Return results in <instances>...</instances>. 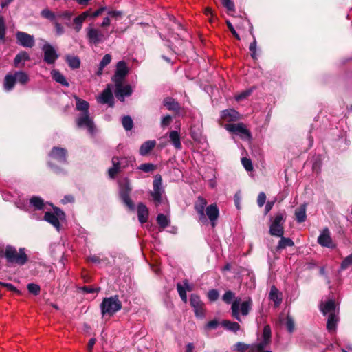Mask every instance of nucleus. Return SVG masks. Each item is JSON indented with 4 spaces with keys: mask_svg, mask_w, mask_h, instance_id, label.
<instances>
[{
    "mask_svg": "<svg viewBox=\"0 0 352 352\" xmlns=\"http://www.w3.org/2000/svg\"><path fill=\"white\" fill-rule=\"evenodd\" d=\"M207 200L198 197L195 203L194 208L198 215V221L202 224H207L208 221L212 228L217 226V220L219 217V210L216 204L207 206Z\"/></svg>",
    "mask_w": 352,
    "mask_h": 352,
    "instance_id": "obj_1",
    "label": "nucleus"
},
{
    "mask_svg": "<svg viewBox=\"0 0 352 352\" xmlns=\"http://www.w3.org/2000/svg\"><path fill=\"white\" fill-rule=\"evenodd\" d=\"M150 194L156 207L166 204L167 199L162 187V176L159 174L156 175L154 177L153 190L150 192Z\"/></svg>",
    "mask_w": 352,
    "mask_h": 352,
    "instance_id": "obj_2",
    "label": "nucleus"
},
{
    "mask_svg": "<svg viewBox=\"0 0 352 352\" xmlns=\"http://www.w3.org/2000/svg\"><path fill=\"white\" fill-rule=\"evenodd\" d=\"M122 307L121 301L118 296L104 298L100 304L101 313L103 316H111Z\"/></svg>",
    "mask_w": 352,
    "mask_h": 352,
    "instance_id": "obj_3",
    "label": "nucleus"
},
{
    "mask_svg": "<svg viewBox=\"0 0 352 352\" xmlns=\"http://www.w3.org/2000/svg\"><path fill=\"white\" fill-rule=\"evenodd\" d=\"M252 306V300L250 298L241 303V299L236 298L232 304V316L237 320L241 321L240 313L243 316H247Z\"/></svg>",
    "mask_w": 352,
    "mask_h": 352,
    "instance_id": "obj_4",
    "label": "nucleus"
},
{
    "mask_svg": "<svg viewBox=\"0 0 352 352\" xmlns=\"http://www.w3.org/2000/svg\"><path fill=\"white\" fill-rule=\"evenodd\" d=\"M6 257L8 262L15 263L19 265H24L28 261V256L23 248H20L17 252L15 248L8 246L6 249Z\"/></svg>",
    "mask_w": 352,
    "mask_h": 352,
    "instance_id": "obj_5",
    "label": "nucleus"
},
{
    "mask_svg": "<svg viewBox=\"0 0 352 352\" xmlns=\"http://www.w3.org/2000/svg\"><path fill=\"white\" fill-rule=\"evenodd\" d=\"M135 162L133 157H122L119 158L113 157L112 158L113 166L108 170L109 175L111 178H113L117 173L125 168Z\"/></svg>",
    "mask_w": 352,
    "mask_h": 352,
    "instance_id": "obj_6",
    "label": "nucleus"
},
{
    "mask_svg": "<svg viewBox=\"0 0 352 352\" xmlns=\"http://www.w3.org/2000/svg\"><path fill=\"white\" fill-rule=\"evenodd\" d=\"M131 191V187L129 179L124 178L119 182L120 196L124 204L130 209H134V204L130 199L129 195Z\"/></svg>",
    "mask_w": 352,
    "mask_h": 352,
    "instance_id": "obj_7",
    "label": "nucleus"
},
{
    "mask_svg": "<svg viewBox=\"0 0 352 352\" xmlns=\"http://www.w3.org/2000/svg\"><path fill=\"white\" fill-rule=\"evenodd\" d=\"M44 219L59 230L60 222L65 220V214L58 208H54L53 212H45Z\"/></svg>",
    "mask_w": 352,
    "mask_h": 352,
    "instance_id": "obj_8",
    "label": "nucleus"
},
{
    "mask_svg": "<svg viewBox=\"0 0 352 352\" xmlns=\"http://www.w3.org/2000/svg\"><path fill=\"white\" fill-rule=\"evenodd\" d=\"M285 215L283 213L276 214L270 227V233L272 236H282L284 234L283 223Z\"/></svg>",
    "mask_w": 352,
    "mask_h": 352,
    "instance_id": "obj_9",
    "label": "nucleus"
},
{
    "mask_svg": "<svg viewBox=\"0 0 352 352\" xmlns=\"http://www.w3.org/2000/svg\"><path fill=\"white\" fill-rule=\"evenodd\" d=\"M86 32L89 42L95 45L104 42L107 37L102 30L91 26L87 28Z\"/></svg>",
    "mask_w": 352,
    "mask_h": 352,
    "instance_id": "obj_10",
    "label": "nucleus"
},
{
    "mask_svg": "<svg viewBox=\"0 0 352 352\" xmlns=\"http://www.w3.org/2000/svg\"><path fill=\"white\" fill-rule=\"evenodd\" d=\"M225 128L230 132L240 136L242 139L250 140L251 138L250 132L246 129L243 123L227 124Z\"/></svg>",
    "mask_w": 352,
    "mask_h": 352,
    "instance_id": "obj_11",
    "label": "nucleus"
},
{
    "mask_svg": "<svg viewBox=\"0 0 352 352\" xmlns=\"http://www.w3.org/2000/svg\"><path fill=\"white\" fill-rule=\"evenodd\" d=\"M76 122L78 128H85L89 133H94L95 126L92 118L89 116V113L79 114Z\"/></svg>",
    "mask_w": 352,
    "mask_h": 352,
    "instance_id": "obj_12",
    "label": "nucleus"
},
{
    "mask_svg": "<svg viewBox=\"0 0 352 352\" xmlns=\"http://www.w3.org/2000/svg\"><path fill=\"white\" fill-rule=\"evenodd\" d=\"M44 61L49 65L54 64L58 58V55L55 48L48 43H45L43 47Z\"/></svg>",
    "mask_w": 352,
    "mask_h": 352,
    "instance_id": "obj_13",
    "label": "nucleus"
},
{
    "mask_svg": "<svg viewBox=\"0 0 352 352\" xmlns=\"http://www.w3.org/2000/svg\"><path fill=\"white\" fill-rule=\"evenodd\" d=\"M190 305L193 307L195 316L198 318H204L205 316L204 304L199 296L192 294L190 299Z\"/></svg>",
    "mask_w": 352,
    "mask_h": 352,
    "instance_id": "obj_14",
    "label": "nucleus"
},
{
    "mask_svg": "<svg viewBox=\"0 0 352 352\" xmlns=\"http://www.w3.org/2000/svg\"><path fill=\"white\" fill-rule=\"evenodd\" d=\"M16 38L17 43L24 47L31 48L35 44L34 36L24 32H17L16 34Z\"/></svg>",
    "mask_w": 352,
    "mask_h": 352,
    "instance_id": "obj_15",
    "label": "nucleus"
},
{
    "mask_svg": "<svg viewBox=\"0 0 352 352\" xmlns=\"http://www.w3.org/2000/svg\"><path fill=\"white\" fill-rule=\"evenodd\" d=\"M318 243L322 247L334 248L336 245L333 243L330 232L328 228L323 229L318 237Z\"/></svg>",
    "mask_w": 352,
    "mask_h": 352,
    "instance_id": "obj_16",
    "label": "nucleus"
},
{
    "mask_svg": "<svg viewBox=\"0 0 352 352\" xmlns=\"http://www.w3.org/2000/svg\"><path fill=\"white\" fill-rule=\"evenodd\" d=\"M128 74V67L124 61H119L117 63L116 74L113 77L115 83L122 82L124 78Z\"/></svg>",
    "mask_w": 352,
    "mask_h": 352,
    "instance_id": "obj_17",
    "label": "nucleus"
},
{
    "mask_svg": "<svg viewBox=\"0 0 352 352\" xmlns=\"http://www.w3.org/2000/svg\"><path fill=\"white\" fill-rule=\"evenodd\" d=\"M115 84V95L120 101L123 102L125 96H129L132 94V89L130 85H123L122 82H118Z\"/></svg>",
    "mask_w": 352,
    "mask_h": 352,
    "instance_id": "obj_18",
    "label": "nucleus"
},
{
    "mask_svg": "<svg viewBox=\"0 0 352 352\" xmlns=\"http://www.w3.org/2000/svg\"><path fill=\"white\" fill-rule=\"evenodd\" d=\"M320 311L324 315L339 314L338 309L336 308L335 301L333 299L322 301L320 303Z\"/></svg>",
    "mask_w": 352,
    "mask_h": 352,
    "instance_id": "obj_19",
    "label": "nucleus"
},
{
    "mask_svg": "<svg viewBox=\"0 0 352 352\" xmlns=\"http://www.w3.org/2000/svg\"><path fill=\"white\" fill-rule=\"evenodd\" d=\"M67 150L63 148L54 147L50 154L51 160H56L60 164L67 162Z\"/></svg>",
    "mask_w": 352,
    "mask_h": 352,
    "instance_id": "obj_20",
    "label": "nucleus"
},
{
    "mask_svg": "<svg viewBox=\"0 0 352 352\" xmlns=\"http://www.w3.org/2000/svg\"><path fill=\"white\" fill-rule=\"evenodd\" d=\"M98 102L101 104H108L111 107L113 106V97L109 85L98 96Z\"/></svg>",
    "mask_w": 352,
    "mask_h": 352,
    "instance_id": "obj_21",
    "label": "nucleus"
},
{
    "mask_svg": "<svg viewBox=\"0 0 352 352\" xmlns=\"http://www.w3.org/2000/svg\"><path fill=\"white\" fill-rule=\"evenodd\" d=\"M30 60L29 54L22 51L16 54L14 59V66L17 68H23L26 61Z\"/></svg>",
    "mask_w": 352,
    "mask_h": 352,
    "instance_id": "obj_22",
    "label": "nucleus"
},
{
    "mask_svg": "<svg viewBox=\"0 0 352 352\" xmlns=\"http://www.w3.org/2000/svg\"><path fill=\"white\" fill-rule=\"evenodd\" d=\"M221 118L223 122H233L239 118V114L233 109H226L221 112Z\"/></svg>",
    "mask_w": 352,
    "mask_h": 352,
    "instance_id": "obj_23",
    "label": "nucleus"
},
{
    "mask_svg": "<svg viewBox=\"0 0 352 352\" xmlns=\"http://www.w3.org/2000/svg\"><path fill=\"white\" fill-rule=\"evenodd\" d=\"M138 220L141 223H146L148 221L149 212L148 208L142 203L138 205L137 208Z\"/></svg>",
    "mask_w": 352,
    "mask_h": 352,
    "instance_id": "obj_24",
    "label": "nucleus"
},
{
    "mask_svg": "<svg viewBox=\"0 0 352 352\" xmlns=\"http://www.w3.org/2000/svg\"><path fill=\"white\" fill-rule=\"evenodd\" d=\"M90 16V10H87L83 12L79 16H76L74 19V30L76 32H78L82 27V24L84 21L87 19V17Z\"/></svg>",
    "mask_w": 352,
    "mask_h": 352,
    "instance_id": "obj_25",
    "label": "nucleus"
},
{
    "mask_svg": "<svg viewBox=\"0 0 352 352\" xmlns=\"http://www.w3.org/2000/svg\"><path fill=\"white\" fill-rule=\"evenodd\" d=\"M74 99L76 101V109L80 111V113H88L89 108V102L76 96H74Z\"/></svg>",
    "mask_w": 352,
    "mask_h": 352,
    "instance_id": "obj_26",
    "label": "nucleus"
},
{
    "mask_svg": "<svg viewBox=\"0 0 352 352\" xmlns=\"http://www.w3.org/2000/svg\"><path fill=\"white\" fill-rule=\"evenodd\" d=\"M269 298L274 302L275 307H278L282 302V295L275 286L271 287Z\"/></svg>",
    "mask_w": 352,
    "mask_h": 352,
    "instance_id": "obj_27",
    "label": "nucleus"
},
{
    "mask_svg": "<svg viewBox=\"0 0 352 352\" xmlns=\"http://www.w3.org/2000/svg\"><path fill=\"white\" fill-rule=\"evenodd\" d=\"M339 321V316L337 314L329 315L327 319V328L329 332H334L336 330L337 324Z\"/></svg>",
    "mask_w": 352,
    "mask_h": 352,
    "instance_id": "obj_28",
    "label": "nucleus"
},
{
    "mask_svg": "<svg viewBox=\"0 0 352 352\" xmlns=\"http://www.w3.org/2000/svg\"><path fill=\"white\" fill-rule=\"evenodd\" d=\"M270 340L263 339L259 343L252 345L250 348V352H272L271 351H265V349L270 344Z\"/></svg>",
    "mask_w": 352,
    "mask_h": 352,
    "instance_id": "obj_29",
    "label": "nucleus"
},
{
    "mask_svg": "<svg viewBox=\"0 0 352 352\" xmlns=\"http://www.w3.org/2000/svg\"><path fill=\"white\" fill-rule=\"evenodd\" d=\"M169 140L171 144L176 149L182 148V143L180 140V135L177 131H171L169 133Z\"/></svg>",
    "mask_w": 352,
    "mask_h": 352,
    "instance_id": "obj_30",
    "label": "nucleus"
},
{
    "mask_svg": "<svg viewBox=\"0 0 352 352\" xmlns=\"http://www.w3.org/2000/svg\"><path fill=\"white\" fill-rule=\"evenodd\" d=\"M156 145L155 140H148L143 143L140 148V154L146 155Z\"/></svg>",
    "mask_w": 352,
    "mask_h": 352,
    "instance_id": "obj_31",
    "label": "nucleus"
},
{
    "mask_svg": "<svg viewBox=\"0 0 352 352\" xmlns=\"http://www.w3.org/2000/svg\"><path fill=\"white\" fill-rule=\"evenodd\" d=\"M295 217L296 220L298 223H302L306 221L307 214H306V205H301L299 208H298L295 211Z\"/></svg>",
    "mask_w": 352,
    "mask_h": 352,
    "instance_id": "obj_32",
    "label": "nucleus"
},
{
    "mask_svg": "<svg viewBox=\"0 0 352 352\" xmlns=\"http://www.w3.org/2000/svg\"><path fill=\"white\" fill-rule=\"evenodd\" d=\"M16 78L14 74H7L4 78L3 87L7 91H11L16 83Z\"/></svg>",
    "mask_w": 352,
    "mask_h": 352,
    "instance_id": "obj_33",
    "label": "nucleus"
},
{
    "mask_svg": "<svg viewBox=\"0 0 352 352\" xmlns=\"http://www.w3.org/2000/svg\"><path fill=\"white\" fill-rule=\"evenodd\" d=\"M51 75L52 78L57 82L61 84L63 86L69 87V84L65 79V76L61 74L58 70L52 69L51 71Z\"/></svg>",
    "mask_w": 352,
    "mask_h": 352,
    "instance_id": "obj_34",
    "label": "nucleus"
},
{
    "mask_svg": "<svg viewBox=\"0 0 352 352\" xmlns=\"http://www.w3.org/2000/svg\"><path fill=\"white\" fill-rule=\"evenodd\" d=\"M164 105L170 111H174L177 112L179 109V103L175 100L171 98H166L164 100Z\"/></svg>",
    "mask_w": 352,
    "mask_h": 352,
    "instance_id": "obj_35",
    "label": "nucleus"
},
{
    "mask_svg": "<svg viewBox=\"0 0 352 352\" xmlns=\"http://www.w3.org/2000/svg\"><path fill=\"white\" fill-rule=\"evenodd\" d=\"M221 325L226 329L232 332H236L240 329V325L236 322H232L230 320H226L221 322Z\"/></svg>",
    "mask_w": 352,
    "mask_h": 352,
    "instance_id": "obj_36",
    "label": "nucleus"
},
{
    "mask_svg": "<svg viewBox=\"0 0 352 352\" xmlns=\"http://www.w3.org/2000/svg\"><path fill=\"white\" fill-rule=\"evenodd\" d=\"M280 237L281 239L277 245V250H283L287 247H292L294 245V243L291 239L283 237V236Z\"/></svg>",
    "mask_w": 352,
    "mask_h": 352,
    "instance_id": "obj_37",
    "label": "nucleus"
},
{
    "mask_svg": "<svg viewBox=\"0 0 352 352\" xmlns=\"http://www.w3.org/2000/svg\"><path fill=\"white\" fill-rule=\"evenodd\" d=\"M14 76L16 78V81H18L21 85L26 84L30 80L28 75L22 71L16 72Z\"/></svg>",
    "mask_w": 352,
    "mask_h": 352,
    "instance_id": "obj_38",
    "label": "nucleus"
},
{
    "mask_svg": "<svg viewBox=\"0 0 352 352\" xmlns=\"http://www.w3.org/2000/svg\"><path fill=\"white\" fill-rule=\"evenodd\" d=\"M66 61L69 66L72 69H77L80 67V59L75 56H67Z\"/></svg>",
    "mask_w": 352,
    "mask_h": 352,
    "instance_id": "obj_39",
    "label": "nucleus"
},
{
    "mask_svg": "<svg viewBox=\"0 0 352 352\" xmlns=\"http://www.w3.org/2000/svg\"><path fill=\"white\" fill-rule=\"evenodd\" d=\"M30 203L37 210H41L44 206L43 200L39 197H32L30 200Z\"/></svg>",
    "mask_w": 352,
    "mask_h": 352,
    "instance_id": "obj_40",
    "label": "nucleus"
},
{
    "mask_svg": "<svg viewBox=\"0 0 352 352\" xmlns=\"http://www.w3.org/2000/svg\"><path fill=\"white\" fill-rule=\"evenodd\" d=\"M41 16L47 19L50 20L53 23L57 21V14H54L53 12L48 9H44L41 12Z\"/></svg>",
    "mask_w": 352,
    "mask_h": 352,
    "instance_id": "obj_41",
    "label": "nucleus"
},
{
    "mask_svg": "<svg viewBox=\"0 0 352 352\" xmlns=\"http://www.w3.org/2000/svg\"><path fill=\"white\" fill-rule=\"evenodd\" d=\"M157 222L163 228H166L169 224V220L167 217L163 214L157 215Z\"/></svg>",
    "mask_w": 352,
    "mask_h": 352,
    "instance_id": "obj_42",
    "label": "nucleus"
},
{
    "mask_svg": "<svg viewBox=\"0 0 352 352\" xmlns=\"http://www.w3.org/2000/svg\"><path fill=\"white\" fill-rule=\"evenodd\" d=\"M123 127L126 130H131L133 126V122L130 116H124L122 120Z\"/></svg>",
    "mask_w": 352,
    "mask_h": 352,
    "instance_id": "obj_43",
    "label": "nucleus"
},
{
    "mask_svg": "<svg viewBox=\"0 0 352 352\" xmlns=\"http://www.w3.org/2000/svg\"><path fill=\"white\" fill-rule=\"evenodd\" d=\"M284 324L286 326L288 331L292 333L294 330V321L293 318L290 316H287L285 319V321L283 322Z\"/></svg>",
    "mask_w": 352,
    "mask_h": 352,
    "instance_id": "obj_44",
    "label": "nucleus"
},
{
    "mask_svg": "<svg viewBox=\"0 0 352 352\" xmlns=\"http://www.w3.org/2000/svg\"><path fill=\"white\" fill-rule=\"evenodd\" d=\"M177 289L178 291V293L182 300L183 302H187V295L186 289L181 283H177Z\"/></svg>",
    "mask_w": 352,
    "mask_h": 352,
    "instance_id": "obj_45",
    "label": "nucleus"
},
{
    "mask_svg": "<svg viewBox=\"0 0 352 352\" xmlns=\"http://www.w3.org/2000/svg\"><path fill=\"white\" fill-rule=\"evenodd\" d=\"M6 33V27L4 19L1 14H0V40H3Z\"/></svg>",
    "mask_w": 352,
    "mask_h": 352,
    "instance_id": "obj_46",
    "label": "nucleus"
},
{
    "mask_svg": "<svg viewBox=\"0 0 352 352\" xmlns=\"http://www.w3.org/2000/svg\"><path fill=\"white\" fill-rule=\"evenodd\" d=\"M155 168V166L151 163L142 164L138 167V169H140L145 173L151 172V171L154 170Z\"/></svg>",
    "mask_w": 352,
    "mask_h": 352,
    "instance_id": "obj_47",
    "label": "nucleus"
},
{
    "mask_svg": "<svg viewBox=\"0 0 352 352\" xmlns=\"http://www.w3.org/2000/svg\"><path fill=\"white\" fill-rule=\"evenodd\" d=\"M352 264V253L346 256L341 263V269L345 270Z\"/></svg>",
    "mask_w": 352,
    "mask_h": 352,
    "instance_id": "obj_48",
    "label": "nucleus"
},
{
    "mask_svg": "<svg viewBox=\"0 0 352 352\" xmlns=\"http://www.w3.org/2000/svg\"><path fill=\"white\" fill-rule=\"evenodd\" d=\"M234 298V294L231 291H227L223 294L222 299L225 302L230 304Z\"/></svg>",
    "mask_w": 352,
    "mask_h": 352,
    "instance_id": "obj_49",
    "label": "nucleus"
},
{
    "mask_svg": "<svg viewBox=\"0 0 352 352\" xmlns=\"http://www.w3.org/2000/svg\"><path fill=\"white\" fill-rule=\"evenodd\" d=\"M28 289L30 293H32L34 295H37L39 294L41 289L38 285L34 284V283H30L28 285Z\"/></svg>",
    "mask_w": 352,
    "mask_h": 352,
    "instance_id": "obj_50",
    "label": "nucleus"
},
{
    "mask_svg": "<svg viewBox=\"0 0 352 352\" xmlns=\"http://www.w3.org/2000/svg\"><path fill=\"white\" fill-rule=\"evenodd\" d=\"M252 91V89H248L242 91L241 94L235 96L236 100L240 101L248 98L251 94Z\"/></svg>",
    "mask_w": 352,
    "mask_h": 352,
    "instance_id": "obj_51",
    "label": "nucleus"
},
{
    "mask_svg": "<svg viewBox=\"0 0 352 352\" xmlns=\"http://www.w3.org/2000/svg\"><path fill=\"white\" fill-rule=\"evenodd\" d=\"M250 348H251V346H248L241 342H239L236 344V349L239 352H250Z\"/></svg>",
    "mask_w": 352,
    "mask_h": 352,
    "instance_id": "obj_52",
    "label": "nucleus"
},
{
    "mask_svg": "<svg viewBox=\"0 0 352 352\" xmlns=\"http://www.w3.org/2000/svg\"><path fill=\"white\" fill-rule=\"evenodd\" d=\"M262 338L263 339L270 340L271 328L269 325H266L264 327L262 333Z\"/></svg>",
    "mask_w": 352,
    "mask_h": 352,
    "instance_id": "obj_53",
    "label": "nucleus"
},
{
    "mask_svg": "<svg viewBox=\"0 0 352 352\" xmlns=\"http://www.w3.org/2000/svg\"><path fill=\"white\" fill-rule=\"evenodd\" d=\"M241 162L246 170L250 171L253 169L252 162L250 159L243 157L241 159Z\"/></svg>",
    "mask_w": 352,
    "mask_h": 352,
    "instance_id": "obj_54",
    "label": "nucleus"
},
{
    "mask_svg": "<svg viewBox=\"0 0 352 352\" xmlns=\"http://www.w3.org/2000/svg\"><path fill=\"white\" fill-rule=\"evenodd\" d=\"M54 25L56 30V34L58 36H60L65 32L64 28L60 23L58 22V21H55L54 23Z\"/></svg>",
    "mask_w": 352,
    "mask_h": 352,
    "instance_id": "obj_55",
    "label": "nucleus"
},
{
    "mask_svg": "<svg viewBox=\"0 0 352 352\" xmlns=\"http://www.w3.org/2000/svg\"><path fill=\"white\" fill-rule=\"evenodd\" d=\"M111 60V56L110 54H105L102 60L100 61V66H101V67H105L107 65H109L110 63Z\"/></svg>",
    "mask_w": 352,
    "mask_h": 352,
    "instance_id": "obj_56",
    "label": "nucleus"
},
{
    "mask_svg": "<svg viewBox=\"0 0 352 352\" xmlns=\"http://www.w3.org/2000/svg\"><path fill=\"white\" fill-rule=\"evenodd\" d=\"M221 2L228 11H233L234 10V4L231 0H221Z\"/></svg>",
    "mask_w": 352,
    "mask_h": 352,
    "instance_id": "obj_57",
    "label": "nucleus"
},
{
    "mask_svg": "<svg viewBox=\"0 0 352 352\" xmlns=\"http://www.w3.org/2000/svg\"><path fill=\"white\" fill-rule=\"evenodd\" d=\"M266 201V195L263 192L258 194L257 204L259 207H263Z\"/></svg>",
    "mask_w": 352,
    "mask_h": 352,
    "instance_id": "obj_58",
    "label": "nucleus"
},
{
    "mask_svg": "<svg viewBox=\"0 0 352 352\" xmlns=\"http://www.w3.org/2000/svg\"><path fill=\"white\" fill-rule=\"evenodd\" d=\"M73 15V13L70 11H64L57 13V18H62L69 20Z\"/></svg>",
    "mask_w": 352,
    "mask_h": 352,
    "instance_id": "obj_59",
    "label": "nucleus"
},
{
    "mask_svg": "<svg viewBox=\"0 0 352 352\" xmlns=\"http://www.w3.org/2000/svg\"><path fill=\"white\" fill-rule=\"evenodd\" d=\"M208 297L211 301H215L219 298V292L216 289L210 290L208 293Z\"/></svg>",
    "mask_w": 352,
    "mask_h": 352,
    "instance_id": "obj_60",
    "label": "nucleus"
},
{
    "mask_svg": "<svg viewBox=\"0 0 352 352\" xmlns=\"http://www.w3.org/2000/svg\"><path fill=\"white\" fill-rule=\"evenodd\" d=\"M249 49L250 52H252V57L254 59L256 58V38H254V41L252 43H250Z\"/></svg>",
    "mask_w": 352,
    "mask_h": 352,
    "instance_id": "obj_61",
    "label": "nucleus"
},
{
    "mask_svg": "<svg viewBox=\"0 0 352 352\" xmlns=\"http://www.w3.org/2000/svg\"><path fill=\"white\" fill-rule=\"evenodd\" d=\"M226 24L228 25V29L230 30V31L232 32V34H233V36L238 40H240V36L239 35L237 34V32H236L235 29L234 28L232 24L229 21H226Z\"/></svg>",
    "mask_w": 352,
    "mask_h": 352,
    "instance_id": "obj_62",
    "label": "nucleus"
},
{
    "mask_svg": "<svg viewBox=\"0 0 352 352\" xmlns=\"http://www.w3.org/2000/svg\"><path fill=\"white\" fill-rule=\"evenodd\" d=\"M219 325V322L217 320H213L207 323L206 328L208 329H215Z\"/></svg>",
    "mask_w": 352,
    "mask_h": 352,
    "instance_id": "obj_63",
    "label": "nucleus"
},
{
    "mask_svg": "<svg viewBox=\"0 0 352 352\" xmlns=\"http://www.w3.org/2000/svg\"><path fill=\"white\" fill-rule=\"evenodd\" d=\"M172 120V118L170 116H166L163 117L162 122H161V126L162 127L168 126Z\"/></svg>",
    "mask_w": 352,
    "mask_h": 352,
    "instance_id": "obj_64",
    "label": "nucleus"
}]
</instances>
